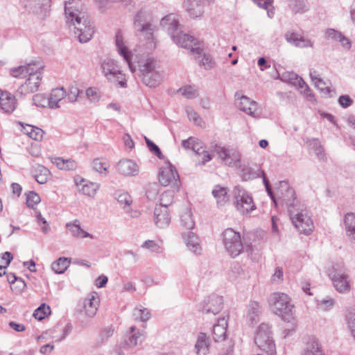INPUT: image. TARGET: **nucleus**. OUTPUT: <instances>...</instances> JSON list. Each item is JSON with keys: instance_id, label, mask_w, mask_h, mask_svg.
I'll return each mask as SVG.
<instances>
[{"instance_id": "nucleus-14", "label": "nucleus", "mask_w": 355, "mask_h": 355, "mask_svg": "<svg viewBox=\"0 0 355 355\" xmlns=\"http://www.w3.org/2000/svg\"><path fill=\"white\" fill-rule=\"evenodd\" d=\"M171 38L178 46L190 49L192 53L198 55L199 57L202 53V49L198 46H196L195 38L188 34L178 31L173 34Z\"/></svg>"}, {"instance_id": "nucleus-57", "label": "nucleus", "mask_w": 355, "mask_h": 355, "mask_svg": "<svg viewBox=\"0 0 355 355\" xmlns=\"http://www.w3.org/2000/svg\"><path fill=\"white\" fill-rule=\"evenodd\" d=\"M79 95V89L76 86L69 87L68 92H66L65 97L70 103H74L77 101Z\"/></svg>"}, {"instance_id": "nucleus-5", "label": "nucleus", "mask_w": 355, "mask_h": 355, "mask_svg": "<svg viewBox=\"0 0 355 355\" xmlns=\"http://www.w3.org/2000/svg\"><path fill=\"white\" fill-rule=\"evenodd\" d=\"M273 311L282 320L290 322L293 318L294 304L288 295L276 293L273 295Z\"/></svg>"}, {"instance_id": "nucleus-28", "label": "nucleus", "mask_w": 355, "mask_h": 355, "mask_svg": "<svg viewBox=\"0 0 355 355\" xmlns=\"http://www.w3.org/2000/svg\"><path fill=\"white\" fill-rule=\"evenodd\" d=\"M344 227L347 236L355 243V213L349 212L345 215Z\"/></svg>"}, {"instance_id": "nucleus-10", "label": "nucleus", "mask_w": 355, "mask_h": 355, "mask_svg": "<svg viewBox=\"0 0 355 355\" xmlns=\"http://www.w3.org/2000/svg\"><path fill=\"white\" fill-rule=\"evenodd\" d=\"M233 193L236 209L242 214H248L256 209L252 196L241 187L236 186Z\"/></svg>"}, {"instance_id": "nucleus-20", "label": "nucleus", "mask_w": 355, "mask_h": 355, "mask_svg": "<svg viewBox=\"0 0 355 355\" xmlns=\"http://www.w3.org/2000/svg\"><path fill=\"white\" fill-rule=\"evenodd\" d=\"M154 221L159 228H164L171 223L168 209L162 206H155L154 210Z\"/></svg>"}, {"instance_id": "nucleus-21", "label": "nucleus", "mask_w": 355, "mask_h": 355, "mask_svg": "<svg viewBox=\"0 0 355 355\" xmlns=\"http://www.w3.org/2000/svg\"><path fill=\"white\" fill-rule=\"evenodd\" d=\"M116 167L121 174L126 176H135L139 172V166L131 159H123L119 161Z\"/></svg>"}, {"instance_id": "nucleus-35", "label": "nucleus", "mask_w": 355, "mask_h": 355, "mask_svg": "<svg viewBox=\"0 0 355 355\" xmlns=\"http://www.w3.org/2000/svg\"><path fill=\"white\" fill-rule=\"evenodd\" d=\"M301 355H325L319 344L318 341L315 338H311L305 345L303 352Z\"/></svg>"}, {"instance_id": "nucleus-36", "label": "nucleus", "mask_w": 355, "mask_h": 355, "mask_svg": "<svg viewBox=\"0 0 355 355\" xmlns=\"http://www.w3.org/2000/svg\"><path fill=\"white\" fill-rule=\"evenodd\" d=\"M36 62L35 61H33L31 62H29L28 64L26 65H21L18 67L12 68L10 71V73L12 76L15 78H26L27 76H28L31 71L33 70L35 67V64Z\"/></svg>"}, {"instance_id": "nucleus-13", "label": "nucleus", "mask_w": 355, "mask_h": 355, "mask_svg": "<svg viewBox=\"0 0 355 355\" xmlns=\"http://www.w3.org/2000/svg\"><path fill=\"white\" fill-rule=\"evenodd\" d=\"M334 273L331 275V281L335 289L342 294L349 293L351 285L349 275L344 270H339L334 267Z\"/></svg>"}, {"instance_id": "nucleus-32", "label": "nucleus", "mask_w": 355, "mask_h": 355, "mask_svg": "<svg viewBox=\"0 0 355 355\" xmlns=\"http://www.w3.org/2000/svg\"><path fill=\"white\" fill-rule=\"evenodd\" d=\"M196 355H207L209 352V343L207 335L200 332L195 344Z\"/></svg>"}, {"instance_id": "nucleus-22", "label": "nucleus", "mask_w": 355, "mask_h": 355, "mask_svg": "<svg viewBox=\"0 0 355 355\" xmlns=\"http://www.w3.org/2000/svg\"><path fill=\"white\" fill-rule=\"evenodd\" d=\"M17 106L15 96L6 91H1L0 94V107L4 112L10 114Z\"/></svg>"}, {"instance_id": "nucleus-43", "label": "nucleus", "mask_w": 355, "mask_h": 355, "mask_svg": "<svg viewBox=\"0 0 355 355\" xmlns=\"http://www.w3.org/2000/svg\"><path fill=\"white\" fill-rule=\"evenodd\" d=\"M345 319L347 328L355 340V308L349 307L347 309Z\"/></svg>"}, {"instance_id": "nucleus-30", "label": "nucleus", "mask_w": 355, "mask_h": 355, "mask_svg": "<svg viewBox=\"0 0 355 355\" xmlns=\"http://www.w3.org/2000/svg\"><path fill=\"white\" fill-rule=\"evenodd\" d=\"M130 336L125 341L126 345L130 347H134L141 344L146 338V334L144 331L137 330L135 326L130 328Z\"/></svg>"}, {"instance_id": "nucleus-39", "label": "nucleus", "mask_w": 355, "mask_h": 355, "mask_svg": "<svg viewBox=\"0 0 355 355\" xmlns=\"http://www.w3.org/2000/svg\"><path fill=\"white\" fill-rule=\"evenodd\" d=\"M51 176L50 171L42 165H37L34 168V178L41 184L47 182Z\"/></svg>"}, {"instance_id": "nucleus-50", "label": "nucleus", "mask_w": 355, "mask_h": 355, "mask_svg": "<svg viewBox=\"0 0 355 355\" xmlns=\"http://www.w3.org/2000/svg\"><path fill=\"white\" fill-rule=\"evenodd\" d=\"M261 173L264 175V173L260 170L255 171L250 168H243L242 170V178L245 181L252 180L258 178Z\"/></svg>"}, {"instance_id": "nucleus-17", "label": "nucleus", "mask_w": 355, "mask_h": 355, "mask_svg": "<svg viewBox=\"0 0 355 355\" xmlns=\"http://www.w3.org/2000/svg\"><path fill=\"white\" fill-rule=\"evenodd\" d=\"M309 76L315 87L327 97H331L336 94V91L329 86V83L323 80L319 76L317 71L311 69L309 71Z\"/></svg>"}, {"instance_id": "nucleus-33", "label": "nucleus", "mask_w": 355, "mask_h": 355, "mask_svg": "<svg viewBox=\"0 0 355 355\" xmlns=\"http://www.w3.org/2000/svg\"><path fill=\"white\" fill-rule=\"evenodd\" d=\"M227 188L221 187L219 184L216 185L212 190V195L216 200L218 207L224 206L230 200V196L227 193Z\"/></svg>"}, {"instance_id": "nucleus-58", "label": "nucleus", "mask_w": 355, "mask_h": 355, "mask_svg": "<svg viewBox=\"0 0 355 355\" xmlns=\"http://www.w3.org/2000/svg\"><path fill=\"white\" fill-rule=\"evenodd\" d=\"M146 145L150 150V151L155 155L157 157L162 158V153L158 147L154 142H153L151 140H150L146 137H144Z\"/></svg>"}, {"instance_id": "nucleus-34", "label": "nucleus", "mask_w": 355, "mask_h": 355, "mask_svg": "<svg viewBox=\"0 0 355 355\" xmlns=\"http://www.w3.org/2000/svg\"><path fill=\"white\" fill-rule=\"evenodd\" d=\"M66 227L71 232L73 236L76 238H93V236L89 233L85 232L80 227V221L75 219L73 222H69L66 224Z\"/></svg>"}, {"instance_id": "nucleus-18", "label": "nucleus", "mask_w": 355, "mask_h": 355, "mask_svg": "<svg viewBox=\"0 0 355 355\" xmlns=\"http://www.w3.org/2000/svg\"><path fill=\"white\" fill-rule=\"evenodd\" d=\"M99 302L100 300L97 293H89L83 301V309L85 314L90 318L94 317L98 310Z\"/></svg>"}, {"instance_id": "nucleus-1", "label": "nucleus", "mask_w": 355, "mask_h": 355, "mask_svg": "<svg viewBox=\"0 0 355 355\" xmlns=\"http://www.w3.org/2000/svg\"><path fill=\"white\" fill-rule=\"evenodd\" d=\"M116 46L119 53L123 57L132 72H135L136 67H138L139 76L141 78L144 84L150 87H155L161 83L162 75L157 70V64L155 59L148 58L138 61L137 65H135V63L132 61L131 52L125 45L120 32H118L116 35Z\"/></svg>"}, {"instance_id": "nucleus-16", "label": "nucleus", "mask_w": 355, "mask_h": 355, "mask_svg": "<svg viewBox=\"0 0 355 355\" xmlns=\"http://www.w3.org/2000/svg\"><path fill=\"white\" fill-rule=\"evenodd\" d=\"M223 307V297L217 295H211L202 302L201 311L205 314L215 315L220 312Z\"/></svg>"}, {"instance_id": "nucleus-64", "label": "nucleus", "mask_w": 355, "mask_h": 355, "mask_svg": "<svg viewBox=\"0 0 355 355\" xmlns=\"http://www.w3.org/2000/svg\"><path fill=\"white\" fill-rule=\"evenodd\" d=\"M338 103L341 107L347 108L352 104L353 101L348 95H342L338 98Z\"/></svg>"}, {"instance_id": "nucleus-63", "label": "nucleus", "mask_w": 355, "mask_h": 355, "mask_svg": "<svg viewBox=\"0 0 355 355\" xmlns=\"http://www.w3.org/2000/svg\"><path fill=\"white\" fill-rule=\"evenodd\" d=\"M141 247L144 248L149 249L153 252H160V246L152 240L146 241L141 245Z\"/></svg>"}, {"instance_id": "nucleus-29", "label": "nucleus", "mask_w": 355, "mask_h": 355, "mask_svg": "<svg viewBox=\"0 0 355 355\" xmlns=\"http://www.w3.org/2000/svg\"><path fill=\"white\" fill-rule=\"evenodd\" d=\"M66 96V91L63 87L53 89L49 97V107L56 109L60 107V104L64 100Z\"/></svg>"}, {"instance_id": "nucleus-6", "label": "nucleus", "mask_w": 355, "mask_h": 355, "mask_svg": "<svg viewBox=\"0 0 355 355\" xmlns=\"http://www.w3.org/2000/svg\"><path fill=\"white\" fill-rule=\"evenodd\" d=\"M289 214L293 224L300 233L309 235L313 232V221L306 211L301 208V205L295 209H290Z\"/></svg>"}, {"instance_id": "nucleus-51", "label": "nucleus", "mask_w": 355, "mask_h": 355, "mask_svg": "<svg viewBox=\"0 0 355 355\" xmlns=\"http://www.w3.org/2000/svg\"><path fill=\"white\" fill-rule=\"evenodd\" d=\"M26 195V205L30 208H34L41 201L40 196L35 191H29Z\"/></svg>"}, {"instance_id": "nucleus-15", "label": "nucleus", "mask_w": 355, "mask_h": 355, "mask_svg": "<svg viewBox=\"0 0 355 355\" xmlns=\"http://www.w3.org/2000/svg\"><path fill=\"white\" fill-rule=\"evenodd\" d=\"M26 10L40 19H44L48 14L51 0H24Z\"/></svg>"}, {"instance_id": "nucleus-27", "label": "nucleus", "mask_w": 355, "mask_h": 355, "mask_svg": "<svg viewBox=\"0 0 355 355\" xmlns=\"http://www.w3.org/2000/svg\"><path fill=\"white\" fill-rule=\"evenodd\" d=\"M184 243L188 249L196 254H200L202 252V246L199 237L193 232H189L184 236Z\"/></svg>"}, {"instance_id": "nucleus-38", "label": "nucleus", "mask_w": 355, "mask_h": 355, "mask_svg": "<svg viewBox=\"0 0 355 355\" xmlns=\"http://www.w3.org/2000/svg\"><path fill=\"white\" fill-rule=\"evenodd\" d=\"M289 9L293 14L304 13L309 10L307 0H286Z\"/></svg>"}, {"instance_id": "nucleus-52", "label": "nucleus", "mask_w": 355, "mask_h": 355, "mask_svg": "<svg viewBox=\"0 0 355 355\" xmlns=\"http://www.w3.org/2000/svg\"><path fill=\"white\" fill-rule=\"evenodd\" d=\"M259 7L267 10L268 15L269 17H272L274 12L270 10L272 7L273 0H252Z\"/></svg>"}, {"instance_id": "nucleus-55", "label": "nucleus", "mask_w": 355, "mask_h": 355, "mask_svg": "<svg viewBox=\"0 0 355 355\" xmlns=\"http://www.w3.org/2000/svg\"><path fill=\"white\" fill-rule=\"evenodd\" d=\"M33 101L37 107H49V97L46 98L43 94H37L33 96Z\"/></svg>"}, {"instance_id": "nucleus-31", "label": "nucleus", "mask_w": 355, "mask_h": 355, "mask_svg": "<svg viewBox=\"0 0 355 355\" xmlns=\"http://www.w3.org/2000/svg\"><path fill=\"white\" fill-rule=\"evenodd\" d=\"M237 106L240 110L245 112L247 114L252 116H255L254 112L257 109V104L255 101L250 100L245 96H242L239 98V102Z\"/></svg>"}, {"instance_id": "nucleus-46", "label": "nucleus", "mask_w": 355, "mask_h": 355, "mask_svg": "<svg viewBox=\"0 0 355 355\" xmlns=\"http://www.w3.org/2000/svg\"><path fill=\"white\" fill-rule=\"evenodd\" d=\"M51 313L50 306L46 304H41L38 308L35 309L33 315L39 321L42 320Z\"/></svg>"}, {"instance_id": "nucleus-12", "label": "nucleus", "mask_w": 355, "mask_h": 355, "mask_svg": "<svg viewBox=\"0 0 355 355\" xmlns=\"http://www.w3.org/2000/svg\"><path fill=\"white\" fill-rule=\"evenodd\" d=\"M159 181L164 187L172 185L177 189L180 186V177L175 168L167 162L159 169Z\"/></svg>"}, {"instance_id": "nucleus-4", "label": "nucleus", "mask_w": 355, "mask_h": 355, "mask_svg": "<svg viewBox=\"0 0 355 355\" xmlns=\"http://www.w3.org/2000/svg\"><path fill=\"white\" fill-rule=\"evenodd\" d=\"M34 64L35 67L28 75L25 83L21 84L17 89V95L26 96L38 90L42 78V70L44 68V64L40 60H36Z\"/></svg>"}, {"instance_id": "nucleus-54", "label": "nucleus", "mask_w": 355, "mask_h": 355, "mask_svg": "<svg viewBox=\"0 0 355 355\" xmlns=\"http://www.w3.org/2000/svg\"><path fill=\"white\" fill-rule=\"evenodd\" d=\"M134 315L136 318H139L142 322H146L150 318V311L146 308H135L134 310Z\"/></svg>"}, {"instance_id": "nucleus-9", "label": "nucleus", "mask_w": 355, "mask_h": 355, "mask_svg": "<svg viewBox=\"0 0 355 355\" xmlns=\"http://www.w3.org/2000/svg\"><path fill=\"white\" fill-rule=\"evenodd\" d=\"M225 250L232 257L239 256L243 250V246L239 232L232 228L226 229L222 234Z\"/></svg>"}, {"instance_id": "nucleus-53", "label": "nucleus", "mask_w": 355, "mask_h": 355, "mask_svg": "<svg viewBox=\"0 0 355 355\" xmlns=\"http://www.w3.org/2000/svg\"><path fill=\"white\" fill-rule=\"evenodd\" d=\"M186 112L190 121H192L198 126H202L203 121L202 118L193 109L188 107Z\"/></svg>"}, {"instance_id": "nucleus-24", "label": "nucleus", "mask_w": 355, "mask_h": 355, "mask_svg": "<svg viewBox=\"0 0 355 355\" xmlns=\"http://www.w3.org/2000/svg\"><path fill=\"white\" fill-rule=\"evenodd\" d=\"M134 26L137 31L145 33L148 37L152 36L154 29L150 23L145 21L144 12H139L135 15Z\"/></svg>"}, {"instance_id": "nucleus-59", "label": "nucleus", "mask_w": 355, "mask_h": 355, "mask_svg": "<svg viewBox=\"0 0 355 355\" xmlns=\"http://www.w3.org/2000/svg\"><path fill=\"white\" fill-rule=\"evenodd\" d=\"M300 36L301 35L297 33L288 31L285 33L284 38L287 42L297 47V44H298Z\"/></svg>"}, {"instance_id": "nucleus-44", "label": "nucleus", "mask_w": 355, "mask_h": 355, "mask_svg": "<svg viewBox=\"0 0 355 355\" xmlns=\"http://www.w3.org/2000/svg\"><path fill=\"white\" fill-rule=\"evenodd\" d=\"M335 304L336 300L331 297L316 300L317 309L324 312H327L332 309Z\"/></svg>"}, {"instance_id": "nucleus-47", "label": "nucleus", "mask_w": 355, "mask_h": 355, "mask_svg": "<svg viewBox=\"0 0 355 355\" xmlns=\"http://www.w3.org/2000/svg\"><path fill=\"white\" fill-rule=\"evenodd\" d=\"M117 200L121 205H123V208L126 213H130L132 211L130 205L132 202V199L128 193L119 194Z\"/></svg>"}, {"instance_id": "nucleus-62", "label": "nucleus", "mask_w": 355, "mask_h": 355, "mask_svg": "<svg viewBox=\"0 0 355 355\" xmlns=\"http://www.w3.org/2000/svg\"><path fill=\"white\" fill-rule=\"evenodd\" d=\"M284 279V273L282 268L277 267L275 268L274 274L271 277V280L273 283H281Z\"/></svg>"}, {"instance_id": "nucleus-19", "label": "nucleus", "mask_w": 355, "mask_h": 355, "mask_svg": "<svg viewBox=\"0 0 355 355\" xmlns=\"http://www.w3.org/2000/svg\"><path fill=\"white\" fill-rule=\"evenodd\" d=\"M262 312L261 305L256 301H251L246 307L245 320L249 325H254L259 321Z\"/></svg>"}, {"instance_id": "nucleus-41", "label": "nucleus", "mask_w": 355, "mask_h": 355, "mask_svg": "<svg viewBox=\"0 0 355 355\" xmlns=\"http://www.w3.org/2000/svg\"><path fill=\"white\" fill-rule=\"evenodd\" d=\"M70 263V259L60 257L52 263L51 269L57 274H62L68 268Z\"/></svg>"}, {"instance_id": "nucleus-37", "label": "nucleus", "mask_w": 355, "mask_h": 355, "mask_svg": "<svg viewBox=\"0 0 355 355\" xmlns=\"http://www.w3.org/2000/svg\"><path fill=\"white\" fill-rule=\"evenodd\" d=\"M51 162L60 170L73 171L76 170L78 167L76 162L72 159H64L58 157L52 158Z\"/></svg>"}, {"instance_id": "nucleus-48", "label": "nucleus", "mask_w": 355, "mask_h": 355, "mask_svg": "<svg viewBox=\"0 0 355 355\" xmlns=\"http://www.w3.org/2000/svg\"><path fill=\"white\" fill-rule=\"evenodd\" d=\"M178 92L188 99H192L198 96V89L195 86L191 85L180 88Z\"/></svg>"}, {"instance_id": "nucleus-40", "label": "nucleus", "mask_w": 355, "mask_h": 355, "mask_svg": "<svg viewBox=\"0 0 355 355\" xmlns=\"http://www.w3.org/2000/svg\"><path fill=\"white\" fill-rule=\"evenodd\" d=\"M92 167L94 171L101 176L106 177L110 167L109 162L104 158H95L92 162Z\"/></svg>"}, {"instance_id": "nucleus-7", "label": "nucleus", "mask_w": 355, "mask_h": 355, "mask_svg": "<svg viewBox=\"0 0 355 355\" xmlns=\"http://www.w3.org/2000/svg\"><path fill=\"white\" fill-rule=\"evenodd\" d=\"M254 343L259 349L268 355L276 354L275 345L270 336V328L268 324L262 323L259 326L254 337Z\"/></svg>"}, {"instance_id": "nucleus-45", "label": "nucleus", "mask_w": 355, "mask_h": 355, "mask_svg": "<svg viewBox=\"0 0 355 355\" xmlns=\"http://www.w3.org/2000/svg\"><path fill=\"white\" fill-rule=\"evenodd\" d=\"M187 10L192 18H196L200 17L203 12L202 8L200 3H193L187 2L185 5Z\"/></svg>"}, {"instance_id": "nucleus-3", "label": "nucleus", "mask_w": 355, "mask_h": 355, "mask_svg": "<svg viewBox=\"0 0 355 355\" xmlns=\"http://www.w3.org/2000/svg\"><path fill=\"white\" fill-rule=\"evenodd\" d=\"M263 183L267 193L276 205L277 203H281L288 209V212L290 209H295L300 206L294 189L290 187L288 182L282 181L279 183L275 188V195L272 193L269 182L265 177H263Z\"/></svg>"}, {"instance_id": "nucleus-2", "label": "nucleus", "mask_w": 355, "mask_h": 355, "mask_svg": "<svg viewBox=\"0 0 355 355\" xmlns=\"http://www.w3.org/2000/svg\"><path fill=\"white\" fill-rule=\"evenodd\" d=\"M80 0H69L65 2L64 14L66 23L71 28L73 26L74 34L81 43L87 42L94 33L89 19L80 9Z\"/></svg>"}, {"instance_id": "nucleus-23", "label": "nucleus", "mask_w": 355, "mask_h": 355, "mask_svg": "<svg viewBox=\"0 0 355 355\" xmlns=\"http://www.w3.org/2000/svg\"><path fill=\"white\" fill-rule=\"evenodd\" d=\"M160 25L164 29L167 31L171 37H172L173 34H175L179 31V20L178 16L175 14H169L163 17L160 21Z\"/></svg>"}, {"instance_id": "nucleus-56", "label": "nucleus", "mask_w": 355, "mask_h": 355, "mask_svg": "<svg viewBox=\"0 0 355 355\" xmlns=\"http://www.w3.org/2000/svg\"><path fill=\"white\" fill-rule=\"evenodd\" d=\"M200 66L203 67L205 69H211L214 67V62L209 55L204 53L201 60L199 61Z\"/></svg>"}, {"instance_id": "nucleus-11", "label": "nucleus", "mask_w": 355, "mask_h": 355, "mask_svg": "<svg viewBox=\"0 0 355 355\" xmlns=\"http://www.w3.org/2000/svg\"><path fill=\"white\" fill-rule=\"evenodd\" d=\"M211 149L225 165L231 167H237L239 166L241 155L238 150L227 148L218 144L212 146Z\"/></svg>"}, {"instance_id": "nucleus-49", "label": "nucleus", "mask_w": 355, "mask_h": 355, "mask_svg": "<svg viewBox=\"0 0 355 355\" xmlns=\"http://www.w3.org/2000/svg\"><path fill=\"white\" fill-rule=\"evenodd\" d=\"M174 192L173 191H166L161 195L160 204L157 206H162L168 208L173 203Z\"/></svg>"}, {"instance_id": "nucleus-42", "label": "nucleus", "mask_w": 355, "mask_h": 355, "mask_svg": "<svg viewBox=\"0 0 355 355\" xmlns=\"http://www.w3.org/2000/svg\"><path fill=\"white\" fill-rule=\"evenodd\" d=\"M180 223L182 227L189 230L195 227V221L189 209H186L180 216Z\"/></svg>"}, {"instance_id": "nucleus-60", "label": "nucleus", "mask_w": 355, "mask_h": 355, "mask_svg": "<svg viewBox=\"0 0 355 355\" xmlns=\"http://www.w3.org/2000/svg\"><path fill=\"white\" fill-rule=\"evenodd\" d=\"M86 95L90 102H96L100 99L101 95L96 88L89 87L86 90Z\"/></svg>"}, {"instance_id": "nucleus-61", "label": "nucleus", "mask_w": 355, "mask_h": 355, "mask_svg": "<svg viewBox=\"0 0 355 355\" xmlns=\"http://www.w3.org/2000/svg\"><path fill=\"white\" fill-rule=\"evenodd\" d=\"M300 92L303 94L306 101L312 103L313 104L316 103L315 96L309 86H306L304 89L300 90Z\"/></svg>"}, {"instance_id": "nucleus-8", "label": "nucleus", "mask_w": 355, "mask_h": 355, "mask_svg": "<svg viewBox=\"0 0 355 355\" xmlns=\"http://www.w3.org/2000/svg\"><path fill=\"white\" fill-rule=\"evenodd\" d=\"M101 69L104 76L110 82L122 88L127 87L125 75L114 60L107 59L103 61Z\"/></svg>"}, {"instance_id": "nucleus-26", "label": "nucleus", "mask_w": 355, "mask_h": 355, "mask_svg": "<svg viewBox=\"0 0 355 355\" xmlns=\"http://www.w3.org/2000/svg\"><path fill=\"white\" fill-rule=\"evenodd\" d=\"M227 320L225 317L218 320L217 324L213 326L212 336L216 342L223 341L226 338Z\"/></svg>"}, {"instance_id": "nucleus-25", "label": "nucleus", "mask_w": 355, "mask_h": 355, "mask_svg": "<svg viewBox=\"0 0 355 355\" xmlns=\"http://www.w3.org/2000/svg\"><path fill=\"white\" fill-rule=\"evenodd\" d=\"M76 184L79 191L89 197H94L100 188V184L89 182L85 179H81L79 182L76 180Z\"/></svg>"}]
</instances>
